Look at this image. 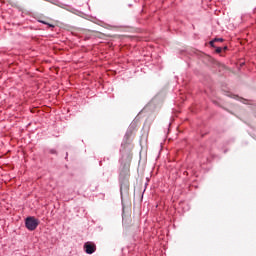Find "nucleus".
Returning a JSON list of instances; mask_svg holds the SVG:
<instances>
[{"label": "nucleus", "instance_id": "f257e3e1", "mask_svg": "<svg viewBox=\"0 0 256 256\" xmlns=\"http://www.w3.org/2000/svg\"><path fill=\"white\" fill-rule=\"evenodd\" d=\"M84 251L87 255H93L97 251V245L95 242L88 241L84 244Z\"/></svg>", "mask_w": 256, "mask_h": 256}, {"label": "nucleus", "instance_id": "f03ea898", "mask_svg": "<svg viewBox=\"0 0 256 256\" xmlns=\"http://www.w3.org/2000/svg\"><path fill=\"white\" fill-rule=\"evenodd\" d=\"M25 225H39V220L33 216L27 217L25 220Z\"/></svg>", "mask_w": 256, "mask_h": 256}, {"label": "nucleus", "instance_id": "7ed1b4c3", "mask_svg": "<svg viewBox=\"0 0 256 256\" xmlns=\"http://www.w3.org/2000/svg\"><path fill=\"white\" fill-rule=\"evenodd\" d=\"M26 228L28 231H35V229H37V225H26Z\"/></svg>", "mask_w": 256, "mask_h": 256}, {"label": "nucleus", "instance_id": "20e7f679", "mask_svg": "<svg viewBox=\"0 0 256 256\" xmlns=\"http://www.w3.org/2000/svg\"><path fill=\"white\" fill-rule=\"evenodd\" d=\"M215 41L223 42V39L222 38L215 39V40L211 41L210 44L213 45V43H215Z\"/></svg>", "mask_w": 256, "mask_h": 256}, {"label": "nucleus", "instance_id": "39448f33", "mask_svg": "<svg viewBox=\"0 0 256 256\" xmlns=\"http://www.w3.org/2000/svg\"><path fill=\"white\" fill-rule=\"evenodd\" d=\"M217 53H221V48L216 49Z\"/></svg>", "mask_w": 256, "mask_h": 256}, {"label": "nucleus", "instance_id": "423d86ee", "mask_svg": "<svg viewBox=\"0 0 256 256\" xmlns=\"http://www.w3.org/2000/svg\"><path fill=\"white\" fill-rule=\"evenodd\" d=\"M49 25V27H55L53 24H48Z\"/></svg>", "mask_w": 256, "mask_h": 256}, {"label": "nucleus", "instance_id": "0eeeda50", "mask_svg": "<svg viewBox=\"0 0 256 256\" xmlns=\"http://www.w3.org/2000/svg\"><path fill=\"white\" fill-rule=\"evenodd\" d=\"M42 23H43L44 25H47V23H46V22H43V21H42Z\"/></svg>", "mask_w": 256, "mask_h": 256}]
</instances>
